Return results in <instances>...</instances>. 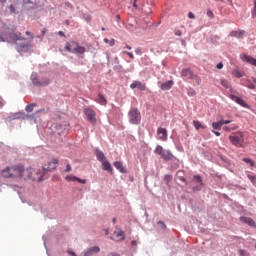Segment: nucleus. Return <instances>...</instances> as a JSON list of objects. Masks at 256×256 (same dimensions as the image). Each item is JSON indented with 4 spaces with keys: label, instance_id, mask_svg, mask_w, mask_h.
<instances>
[{
    "label": "nucleus",
    "instance_id": "1",
    "mask_svg": "<svg viewBox=\"0 0 256 256\" xmlns=\"http://www.w3.org/2000/svg\"><path fill=\"white\" fill-rule=\"evenodd\" d=\"M65 50L69 51V53H75L77 55H83L86 49L83 46H80L79 43L73 41L71 43L67 42L65 45Z\"/></svg>",
    "mask_w": 256,
    "mask_h": 256
},
{
    "label": "nucleus",
    "instance_id": "2",
    "mask_svg": "<svg viewBox=\"0 0 256 256\" xmlns=\"http://www.w3.org/2000/svg\"><path fill=\"white\" fill-rule=\"evenodd\" d=\"M128 119L131 125H139V123H141V112H139L137 108L130 109Z\"/></svg>",
    "mask_w": 256,
    "mask_h": 256
},
{
    "label": "nucleus",
    "instance_id": "3",
    "mask_svg": "<svg viewBox=\"0 0 256 256\" xmlns=\"http://www.w3.org/2000/svg\"><path fill=\"white\" fill-rule=\"evenodd\" d=\"M20 179H32V181H43V176L40 175L38 177H35V175H33L32 168H25V166H23Z\"/></svg>",
    "mask_w": 256,
    "mask_h": 256
},
{
    "label": "nucleus",
    "instance_id": "4",
    "mask_svg": "<svg viewBox=\"0 0 256 256\" xmlns=\"http://www.w3.org/2000/svg\"><path fill=\"white\" fill-rule=\"evenodd\" d=\"M230 143L235 147H243L245 141L243 132H236L229 136Z\"/></svg>",
    "mask_w": 256,
    "mask_h": 256
},
{
    "label": "nucleus",
    "instance_id": "5",
    "mask_svg": "<svg viewBox=\"0 0 256 256\" xmlns=\"http://www.w3.org/2000/svg\"><path fill=\"white\" fill-rule=\"evenodd\" d=\"M8 43H17V41H25V37L21 35V32H10L6 35Z\"/></svg>",
    "mask_w": 256,
    "mask_h": 256
},
{
    "label": "nucleus",
    "instance_id": "6",
    "mask_svg": "<svg viewBox=\"0 0 256 256\" xmlns=\"http://www.w3.org/2000/svg\"><path fill=\"white\" fill-rule=\"evenodd\" d=\"M59 164V159L53 158L50 162H48L47 166H43L42 168V177L47 173V171H53V169H57V165Z\"/></svg>",
    "mask_w": 256,
    "mask_h": 256
},
{
    "label": "nucleus",
    "instance_id": "7",
    "mask_svg": "<svg viewBox=\"0 0 256 256\" xmlns=\"http://www.w3.org/2000/svg\"><path fill=\"white\" fill-rule=\"evenodd\" d=\"M84 113L88 119V121H90V123H92V125H95V123H97V118H96V113L95 110L91 109V108H86L84 110Z\"/></svg>",
    "mask_w": 256,
    "mask_h": 256
},
{
    "label": "nucleus",
    "instance_id": "8",
    "mask_svg": "<svg viewBox=\"0 0 256 256\" xmlns=\"http://www.w3.org/2000/svg\"><path fill=\"white\" fill-rule=\"evenodd\" d=\"M229 99L240 105L241 107H244L245 109H249V105L245 100L241 99V97L235 96L234 94L229 95Z\"/></svg>",
    "mask_w": 256,
    "mask_h": 256
},
{
    "label": "nucleus",
    "instance_id": "9",
    "mask_svg": "<svg viewBox=\"0 0 256 256\" xmlns=\"http://www.w3.org/2000/svg\"><path fill=\"white\" fill-rule=\"evenodd\" d=\"M229 99L240 105L241 107H244L245 109H249V105L245 100L241 99V97L235 96L234 94L229 95Z\"/></svg>",
    "mask_w": 256,
    "mask_h": 256
},
{
    "label": "nucleus",
    "instance_id": "10",
    "mask_svg": "<svg viewBox=\"0 0 256 256\" xmlns=\"http://www.w3.org/2000/svg\"><path fill=\"white\" fill-rule=\"evenodd\" d=\"M22 171H23V165L18 164V165L12 166L13 179L17 177L21 178Z\"/></svg>",
    "mask_w": 256,
    "mask_h": 256
},
{
    "label": "nucleus",
    "instance_id": "11",
    "mask_svg": "<svg viewBox=\"0 0 256 256\" xmlns=\"http://www.w3.org/2000/svg\"><path fill=\"white\" fill-rule=\"evenodd\" d=\"M157 135H158V139L160 141H167V138H168L167 129L158 128L157 129Z\"/></svg>",
    "mask_w": 256,
    "mask_h": 256
},
{
    "label": "nucleus",
    "instance_id": "12",
    "mask_svg": "<svg viewBox=\"0 0 256 256\" xmlns=\"http://www.w3.org/2000/svg\"><path fill=\"white\" fill-rule=\"evenodd\" d=\"M99 251H101V248L93 246L84 251V256H93L96 255V253H99Z\"/></svg>",
    "mask_w": 256,
    "mask_h": 256
},
{
    "label": "nucleus",
    "instance_id": "13",
    "mask_svg": "<svg viewBox=\"0 0 256 256\" xmlns=\"http://www.w3.org/2000/svg\"><path fill=\"white\" fill-rule=\"evenodd\" d=\"M132 89H139V91H145L147 86L140 81H133L130 85Z\"/></svg>",
    "mask_w": 256,
    "mask_h": 256
},
{
    "label": "nucleus",
    "instance_id": "14",
    "mask_svg": "<svg viewBox=\"0 0 256 256\" xmlns=\"http://www.w3.org/2000/svg\"><path fill=\"white\" fill-rule=\"evenodd\" d=\"M2 177L5 179H13V168L11 167H6L4 170H2Z\"/></svg>",
    "mask_w": 256,
    "mask_h": 256
},
{
    "label": "nucleus",
    "instance_id": "15",
    "mask_svg": "<svg viewBox=\"0 0 256 256\" xmlns=\"http://www.w3.org/2000/svg\"><path fill=\"white\" fill-rule=\"evenodd\" d=\"M194 182L197 183V186L193 187V191H201V187H203V179H201V176H194Z\"/></svg>",
    "mask_w": 256,
    "mask_h": 256
},
{
    "label": "nucleus",
    "instance_id": "16",
    "mask_svg": "<svg viewBox=\"0 0 256 256\" xmlns=\"http://www.w3.org/2000/svg\"><path fill=\"white\" fill-rule=\"evenodd\" d=\"M240 221H242V223H246V225H249L250 227H256V223L250 217L241 216Z\"/></svg>",
    "mask_w": 256,
    "mask_h": 256
},
{
    "label": "nucleus",
    "instance_id": "17",
    "mask_svg": "<svg viewBox=\"0 0 256 256\" xmlns=\"http://www.w3.org/2000/svg\"><path fill=\"white\" fill-rule=\"evenodd\" d=\"M66 181H77L78 183H81L82 185H85L87 183V180L81 179L79 177L73 176V175H68L65 177Z\"/></svg>",
    "mask_w": 256,
    "mask_h": 256
},
{
    "label": "nucleus",
    "instance_id": "18",
    "mask_svg": "<svg viewBox=\"0 0 256 256\" xmlns=\"http://www.w3.org/2000/svg\"><path fill=\"white\" fill-rule=\"evenodd\" d=\"M195 74L193 73V71H191V69L189 68H184L182 71H181V76L182 77H186L187 79H193V76Z\"/></svg>",
    "mask_w": 256,
    "mask_h": 256
},
{
    "label": "nucleus",
    "instance_id": "19",
    "mask_svg": "<svg viewBox=\"0 0 256 256\" xmlns=\"http://www.w3.org/2000/svg\"><path fill=\"white\" fill-rule=\"evenodd\" d=\"M174 83L175 82H173V80H168L161 84L160 89L162 91H169V89H171V87H173Z\"/></svg>",
    "mask_w": 256,
    "mask_h": 256
},
{
    "label": "nucleus",
    "instance_id": "20",
    "mask_svg": "<svg viewBox=\"0 0 256 256\" xmlns=\"http://www.w3.org/2000/svg\"><path fill=\"white\" fill-rule=\"evenodd\" d=\"M230 37H236L237 39H243L245 37V30H238L230 32Z\"/></svg>",
    "mask_w": 256,
    "mask_h": 256
},
{
    "label": "nucleus",
    "instance_id": "21",
    "mask_svg": "<svg viewBox=\"0 0 256 256\" xmlns=\"http://www.w3.org/2000/svg\"><path fill=\"white\" fill-rule=\"evenodd\" d=\"M95 155L98 161H100V163H103L104 161L107 160V157H105V154L103 153V151L96 149L95 150Z\"/></svg>",
    "mask_w": 256,
    "mask_h": 256
},
{
    "label": "nucleus",
    "instance_id": "22",
    "mask_svg": "<svg viewBox=\"0 0 256 256\" xmlns=\"http://www.w3.org/2000/svg\"><path fill=\"white\" fill-rule=\"evenodd\" d=\"M101 163H102L103 171H108V173H113V167L111 166V163L107 161V159Z\"/></svg>",
    "mask_w": 256,
    "mask_h": 256
},
{
    "label": "nucleus",
    "instance_id": "23",
    "mask_svg": "<svg viewBox=\"0 0 256 256\" xmlns=\"http://www.w3.org/2000/svg\"><path fill=\"white\" fill-rule=\"evenodd\" d=\"M114 167L120 171V173H127V170L125 169V167L123 166V162L121 161H115L114 162Z\"/></svg>",
    "mask_w": 256,
    "mask_h": 256
},
{
    "label": "nucleus",
    "instance_id": "24",
    "mask_svg": "<svg viewBox=\"0 0 256 256\" xmlns=\"http://www.w3.org/2000/svg\"><path fill=\"white\" fill-rule=\"evenodd\" d=\"M31 81L35 87H41V81H39V76H37V73H33L31 75Z\"/></svg>",
    "mask_w": 256,
    "mask_h": 256
},
{
    "label": "nucleus",
    "instance_id": "25",
    "mask_svg": "<svg viewBox=\"0 0 256 256\" xmlns=\"http://www.w3.org/2000/svg\"><path fill=\"white\" fill-rule=\"evenodd\" d=\"M164 161H171L173 159V154L169 150H165L164 153L160 156Z\"/></svg>",
    "mask_w": 256,
    "mask_h": 256
},
{
    "label": "nucleus",
    "instance_id": "26",
    "mask_svg": "<svg viewBox=\"0 0 256 256\" xmlns=\"http://www.w3.org/2000/svg\"><path fill=\"white\" fill-rule=\"evenodd\" d=\"M114 235L116 237V241H124L125 240V232H123V230L115 232Z\"/></svg>",
    "mask_w": 256,
    "mask_h": 256
},
{
    "label": "nucleus",
    "instance_id": "27",
    "mask_svg": "<svg viewBox=\"0 0 256 256\" xmlns=\"http://www.w3.org/2000/svg\"><path fill=\"white\" fill-rule=\"evenodd\" d=\"M96 102L99 103L100 105H104V106L107 105V99L105 98V96H103V94H98Z\"/></svg>",
    "mask_w": 256,
    "mask_h": 256
},
{
    "label": "nucleus",
    "instance_id": "28",
    "mask_svg": "<svg viewBox=\"0 0 256 256\" xmlns=\"http://www.w3.org/2000/svg\"><path fill=\"white\" fill-rule=\"evenodd\" d=\"M193 126L195 127V129L197 131H199V129H207V126L201 124V122L199 120H194L193 121Z\"/></svg>",
    "mask_w": 256,
    "mask_h": 256
},
{
    "label": "nucleus",
    "instance_id": "29",
    "mask_svg": "<svg viewBox=\"0 0 256 256\" xmlns=\"http://www.w3.org/2000/svg\"><path fill=\"white\" fill-rule=\"evenodd\" d=\"M221 127H223V120L212 123V129H215L216 131H221Z\"/></svg>",
    "mask_w": 256,
    "mask_h": 256
},
{
    "label": "nucleus",
    "instance_id": "30",
    "mask_svg": "<svg viewBox=\"0 0 256 256\" xmlns=\"http://www.w3.org/2000/svg\"><path fill=\"white\" fill-rule=\"evenodd\" d=\"M51 84V80L48 77L42 78L40 81V87H47V85Z\"/></svg>",
    "mask_w": 256,
    "mask_h": 256
},
{
    "label": "nucleus",
    "instance_id": "31",
    "mask_svg": "<svg viewBox=\"0 0 256 256\" xmlns=\"http://www.w3.org/2000/svg\"><path fill=\"white\" fill-rule=\"evenodd\" d=\"M165 149H163V146L161 145H157L155 150H154V153H156V155H160V157L163 155Z\"/></svg>",
    "mask_w": 256,
    "mask_h": 256
},
{
    "label": "nucleus",
    "instance_id": "32",
    "mask_svg": "<svg viewBox=\"0 0 256 256\" xmlns=\"http://www.w3.org/2000/svg\"><path fill=\"white\" fill-rule=\"evenodd\" d=\"M220 83L222 86H224L225 89H231V83H229L227 80L221 79Z\"/></svg>",
    "mask_w": 256,
    "mask_h": 256
},
{
    "label": "nucleus",
    "instance_id": "33",
    "mask_svg": "<svg viewBox=\"0 0 256 256\" xmlns=\"http://www.w3.org/2000/svg\"><path fill=\"white\" fill-rule=\"evenodd\" d=\"M192 81H195L196 85H201V77H199L197 74L192 76Z\"/></svg>",
    "mask_w": 256,
    "mask_h": 256
},
{
    "label": "nucleus",
    "instance_id": "34",
    "mask_svg": "<svg viewBox=\"0 0 256 256\" xmlns=\"http://www.w3.org/2000/svg\"><path fill=\"white\" fill-rule=\"evenodd\" d=\"M232 74L234 75V77H237V79H241V77H243V72L239 71V70H234L232 72Z\"/></svg>",
    "mask_w": 256,
    "mask_h": 256
},
{
    "label": "nucleus",
    "instance_id": "35",
    "mask_svg": "<svg viewBox=\"0 0 256 256\" xmlns=\"http://www.w3.org/2000/svg\"><path fill=\"white\" fill-rule=\"evenodd\" d=\"M35 107H37V104H30L27 105L25 110L27 111V113H32L33 109H35Z\"/></svg>",
    "mask_w": 256,
    "mask_h": 256
},
{
    "label": "nucleus",
    "instance_id": "36",
    "mask_svg": "<svg viewBox=\"0 0 256 256\" xmlns=\"http://www.w3.org/2000/svg\"><path fill=\"white\" fill-rule=\"evenodd\" d=\"M237 125H234L232 127H229V126H224L223 127V131H227V132H230V131H235V129H237Z\"/></svg>",
    "mask_w": 256,
    "mask_h": 256
},
{
    "label": "nucleus",
    "instance_id": "37",
    "mask_svg": "<svg viewBox=\"0 0 256 256\" xmlns=\"http://www.w3.org/2000/svg\"><path fill=\"white\" fill-rule=\"evenodd\" d=\"M104 43H107L110 47H113V45H115V39L109 40L108 38H105Z\"/></svg>",
    "mask_w": 256,
    "mask_h": 256
},
{
    "label": "nucleus",
    "instance_id": "38",
    "mask_svg": "<svg viewBox=\"0 0 256 256\" xmlns=\"http://www.w3.org/2000/svg\"><path fill=\"white\" fill-rule=\"evenodd\" d=\"M242 161H244V163H248V165H250V167H253L255 165V162H253V160H251L249 158H243Z\"/></svg>",
    "mask_w": 256,
    "mask_h": 256
},
{
    "label": "nucleus",
    "instance_id": "39",
    "mask_svg": "<svg viewBox=\"0 0 256 256\" xmlns=\"http://www.w3.org/2000/svg\"><path fill=\"white\" fill-rule=\"evenodd\" d=\"M164 180L166 181L167 185H169V183H171V181H173V176L171 175H166L164 177Z\"/></svg>",
    "mask_w": 256,
    "mask_h": 256
},
{
    "label": "nucleus",
    "instance_id": "40",
    "mask_svg": "<svg viewBox=\"0 0 256 256\" xmlns=\"http://www.w3.org/2000/svg\"><path fill=\"white\" fill-rule=\"evenodd\" d=\"M246 87L248 89H255V84L251 83V80H248Z\"/></svg>",
    "mask_w": 256,
    "mask_h": 256
},
{
    "label": "nucleus",
    "instance_id": "41",
    "mask_svg": "<svg viewBox=\"0 0 256 256\" xmlns=\"http://www.w3.org/2000/svg\"><path fill=\"white\" fill-rule=\"evenodd\" d=\"M247 177L251 181V183H255V181H256V176L255 175L248 174Z\"/></svg>",
    "mask_w": 256,
    "mask_h": 256
},
{
    "label": "nucleus",
    "instance_id": "42",
    "mask_svg": "<svg viewBox=\"0 0 256 256\" xmlns=\"http://www.w3.org/2000/svg\"><path fill=\"white\" fill-rule=\"evenodd\" d=\"M123 53H124L125 55H128V57H130V59H135V56L133 55V53L127 52V51H124Z\"/></svg>",
    "mask_w": 256,
    "mask_h": 256
},
{
    "label": "nucleus",
    "instance_id": "43",
    "mask_svg": "<svg viewBox=\"0 0 256 256\" xmlns=\"http://www.w3.org/2000/svg\"><path fill=\"white\" fill-rule=\"evenodd\" d=\"M207 15H208V17H210V19H213L215 17V15L213 14V11H211V10L207 11Z\"/></svg>",
    "mask_w": 256,
    "mask_h": 256
},
{
    "label": "nucleus",
    "instance_id": "44",
    "mask_svg": "<svg viewBox=\"0 0 256 256\" xmlns=\"http://www.w3.org/2000/svg\"><path fill=\"white\" fill-rule=\"evenodd\" d=\"M135 53H136V55H143V51L141 50V48H137L135 50Z\"/></svg>",
    "mask_w": 256,
    "mask_h": 256
},
{
    "label": "nucleus",
    "instance_id": "45",
    "mask_svg": "<svg viewBox=\"0 0 256 256\" xmlns=\"http://www.w3.org/2000/svg\"><path fill=\"white\" fill-rule=\"evenodd\" d=\"M238 253H239L240 256L247 255V252L245 250H239Z\"/></svg>",
    "mask_w": 256,
    "mask_h": 256
},
{
    "label": "nucleus",
    "instance_id": "46",
    "mask_svg": "<svg viewBox=\"0 0 256 256\" xmlns=\"http://www.w3.org/2000/svg\"><path fill=\"white\" fill-rule=\"evenodd\" d=\"M29 46L27 44H20V49H22V51H24L25 49H27Z\"/></svg>",
    "mask_w": 256,
    "mask_h": 256
},
{
    "label": "nucleus",
    "instance_id": "47",
    "mask_svg": "<svg viewBox=\"0 0 256 256\" xmlns=\"http://www.w3.org/2000/svg\"><path fill=\"white\" fill-rule=\"evenodd\" d=\"M188 95L190 97H193V96L197 95V92H195V90H192L191 92H188Z\"/></svg>",
    "mask_w": 256,
    "mask_h": 256
},
{
    "label": "nucleus",
    "instance_id": "48",
    "mask_svg": "<svg viewBox=\"0 0 256 256\" xmlns=\"http://www.w3.org/2000/svg\"><path fill=\"white\" fill-rule=\"evenodd\" d=\"M252 15H256V0H254V7H253Z\"/></svg>",
    "mask_w": 256,
    "mask_h": 256
},
{
    "label": "nucleus",
    "instance_id": "49",
    "mask_svg": "<svg viewBox=\"0 0 256 256\" xmlns=\"http://www.w3.org/2000/svg\"><path fill=\"white\" fill-rule=\"evenodd\" d=\"M188 17L189 19H195V14H193V12H189Z\"/></svg>",
    "mask_w": 256,
    "mask_h": 256
},
{
    "label": "nucleus",
    "instance_id": "50",
    "mask_svg": "<svg viewBox=\"0 0 256 256\" xmlns=\"http://www.w3.org/2000/svg\"><path fill=\"white\" fill-rule=\"evenodd\" d=\"M174 33H175V35H177L178 37H181V30L176 29V30L174 31Z\"/></svg>",
    "mask_w": 256,
    "mask_h": 256
},
{
    "label": "nucleus",
    "instance_id": "51",
    "mask_svg": "<svg viewBox=\"0 0 256 256\" xmlns=\"http://www.w3.org/2000/svg\"><path fill=\"white\" fill-rule=\"evenodd\" d=\"M66 173H69L71 171V164L66 165Z\"/></svg>",
    "mask_w": 256,
    "mask_h": 256
},
{
    "label": "nucleus",
    "instance_id": "52",
    "mask_svg": "<svg viewBox=\"0 0 256 256\" xmlns=\"http://www.w3.org/2000/svg\"><path fill=\"white\" fill-rule=\"evenodd\" d=\"M26 35L30 37V39H33V33H31L30 31H26Z\"/></svg>",
    "mask_w": 256,
    "mask_h": 256
},
{
    "label": "nucleus",
    "instance_id": "53",
    "mask_svg": "<svg viewBox=\"0 0 256 256\" xmlns=\"http://www.w3.org/2000/svg\"><path fill=\"white\" fill-rule=\"evenodd\" d=\"M212 133H214V135H216V137H221V132H217V131L213 130Z\"/></svg>",
    "mask_w": 256,
    "mask_h": 256
},
{
    "label": "nucleus",
    "instance_id": "54",
    "mask_svg": "<svg viewBox=\"0 0 256 256\" xmlns=\"http://www.w3.org/2000/svg\"><path fill=\"white\" fill-rule=\"evenodd\" d=\"M216 67H217V69H223V63H221V62L218 63Z\"/></svg>",
    "mask_w": 256,
    "mask_h": 256
},
{
    "label": "nucleus",
    "instance_id": "55",
    "mask_svg": "<svg viewBox=\"0 0 256 256\" xmlns=\"http://www.w3.org/2000/svg\"><path fill=\"white\" fill-rule=\"evenodd\" d=\"M179 180L182 181L183 183H187V180L182 176L179 177Z\"/></svg>",
    "mask_w": 256,
    "mask_h": 256
},
{
    "label": "nucleus",
    "instance_id": "56",
    "mask_svg": "<svg viewBox=\"0 0 256 256\" xmlns=\"http://www.w3.org/2000/svg\"><path fill=\"white\" fill-rule=\"evenodd\" d=\"M229 123H231V120H223V125H229Z\"/></svg>",
    "mask_w": 256,
    "mask_h": 256
},
{
    "label": "nucleus",
    "instance_id": "57",
    "mask_svg": "<svg viewBox=\"0 0 256 256\" xmlns=\"http://www.w3.org/2000/svg\"><path fill=\"white\" fill-rule=\"evenodd\" d=\"M58 35H60V37H65V33L63 31H59Z\"/></svg>",
    "mask_w": 256,
    "mask_h": 256
},
{
    "label": "nucleus",
    "instance_id": "58",
    "mask_svg": "<svg viewBox=\"0 0 256 256\" xmlns=\"http://www.w3.org/2000/svg\"><path fill=\"white\" fill-rule=\"evenodd\" d=\"M132 5H133V7H134L135 9H137V7H138V6H137V1L134 0V1L132 2Z\"/></svg>",
    "mask_w": 256,
    "mask_h": 256
},
{
    "label": "nucleus",
    "instance_id": "59",
    "mask_svg": "<svg viewBox=\"0 0 256 256\" xmlns=\"http://www.w3.org/2000/svg\"><path fill=\"white\" fill-rule=\"evenodd\" d=\"M9 9H10V11H12V13L15 12V7H13V5H11V6L9 7Z\"/></svg>",
    "mask_w": 256,
    "mask_h": 256
},
{
    "label": "nucleus",
    "instance_id": "60",
    "mask_svg": "<svg viewBox=\"0 0 256 256\" xmlns=\"http://www.w3.org/2000/svg\"><path fill=\"white\" fill-rule=\"evenodd\" d=\"M46 33H47V29L44 28V29L42 30V35H45Z\"/></svg>",
    "mask_w": 256,
    "mask_h": 256
},
{
    "label": "nucleus",
    "instance_id": "61",
    "mask_svg": "<svg viewBox=\"0 0 256 256\" xmlns=\"http://www.w3.org/2000/svg\"><path fill=\"white\" fill-rule=\"evenodd\" d=\"M0 3H2V5H5V3H7V0H0Z\"/></svg>",
    "mask_w": 256,
    "mask_h": 256
},
{
    "label": "nucleus",
    "instance_id": "62",
    "mask_svg": "<svg viewBox=\"0 0 256 256\" xmlns=\"http://www.w3.org/2000/svg\"><path fill=\"white\" fill-rule=\"evenodd\" d=\"M228 3H230V6L233 7V0H228Z\"/></svg>",
    "mask_w": 256,
    "mask_h": 256
},
{
    "label": "nucleus",
    "instance_id": "63",
    "mask_svg": "<svg viewBox=\"0 0 256 256\" xmlns=\"http://www.w3.org/2000/svg\"><path fill=\"white\" fill-rule=\"evenodd\" d=\"M158 225H162V227H165V223H163V222H158Z\"/></svg>",
    "mask_w": 256,
    "mask_h": 256
},
{
    "label": "nucleus",
    "instance_id": "64",
    "mask_svg": "<svg viewBox=\"0 0 256 256\" xmlns=\"http://www.w3.org/2000/svg\"><path fill=\"white\" fill-rule=\"evenodd\" d=\"M70 253V255H72V256H77V254H75V252H69Z\"/></svg>",
    "mask_w": 256,
    "mask_h": 256
}]
</instances>
